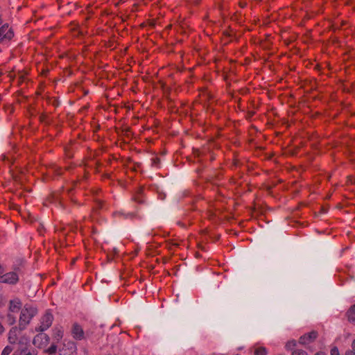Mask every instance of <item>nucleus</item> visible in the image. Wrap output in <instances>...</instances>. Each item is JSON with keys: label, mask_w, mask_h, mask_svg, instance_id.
Listing matches in <instances>:
<instances>
[{"label": "nucleus", "mask_w": 355, "mask_h": 355, "mask_svg": "<svg viewBox=\"0 0 355 355\" xmlns=\"http://www.w3.org/2000/svg\"><path fill=\"white\" fill-rule=\"evenodd\" d=\"M44 351L45 352L49 354H53L56 352L57 346L54 343H53L50 347L46 349Z\"/></svg>", "instance_id": "15"}, {"label": "nucleus", "mask_w": 355, "mask_h": 355, "mask_svg": "<svg viewBox=\"0 0 355 355\" xmlns=\"http://www.w3.org/2000/svg\"><path fill=\"white\" fill-rule=\"evenodd\" d=\"M223 35L227 36V37H231L232 36V35L230 33H228L227 31H224Z\"/></svg>", "instance_id": "26"}, {"label": "nucleus", "mask_w": 355, "mask_h": 355, "mask_svg": "<svg viewBox=\"0 0 355 355\" xmlns=\"http://www.w3.org/2000/svg\"><path fill=\"white\" fill-rule=\"evenodd\" d=\"M8 340L10 344L17 345L12 355H36L34 351L29 349L30 338L21 333L17 327H12L8 334Z\"/></svg>", "instance_id": "1"}, {"label": "nucleus", "mask_w": 355, "mask_h": 355, "mask_svg": "<svg viewBox=\"0 0 355 355\" xmlns=\"http://www.w3.org/2000/svg\"><path fill=\"white\" fill-rule=\"evenodd\" d=\"M292 355H308L307 353L303 350H295L292 353Z\"/></svg>", "instance_id": "21"}, {"label": "nucleus", "mask_w": 355, "mask_h": 355, "mask_svg": "<svg viewBox=\"0 0 355 355\" xmlns=\"http://www.w3.org/2000/svg\"><path fill=\"white\" fill-rule=\"evenodd\" d=\"M53 320V315L46 312L40 319L39 325L35 328L37 331H44L51 325Z\"/></svg>", "instance_id": "4"}, {"label": "nucleus", "mask_w": 355, "mask_h": 355, "mask_svg": "<svg viewBox=\"0 0 355 355\" xmlns=\"http://www.w3.org/2000/svg\"><path fill=\"white\" fill-rule=\"evenodd\" d=\"M49 342V337L43 333L36 335L33 340V345L40 349L45 348Z\"/></svg>", "instance_id": "5"}, {"label": "nucleus", "mask_w": 355, "mask_h": 355, "mask_svg": "<svg viewBox=\"0 0 355 355\" xmlns=\"http://www.w3.org/2000/svg\"><path fill=\"white\" fill-rule=\"evenodd\" d=\"M145 192V188L143 187H141L137 190V197L134 198L133 200H137V198H141V197H146Z\"/></svg>", "instance_id": "14"}, {"label": "nucleus", "mask_w": 355, "mask_h": 355, "mask_svg": "<svg viewBox=\"0 0 355 355\" xmlns=\"http://www.w3.org/2000/svg\"><path fill=\"white\" fill-rule=\"evenodd\" d=\"M23 306L21 300L18 297H15L9 300L6 316V320L9 324L12 325L15 323L17 315L21 312Z\"/></svg>", "instance_id": "3"}, {"label": "nucleus", "mask_w": 355, "mask_h": 355, "mask_svg": "<svg viewBox=\"0 0 355 355\" xmlns=\"http://www.w3.org/2000/svg\"><path fill=\"white\" fill-rule=\"evenodd\" d=\"M37 313V308L31 304H26L24 305L19 318V327H17L21 333L22 330L25 329L30 324L31 320Z\"/></svg>", "instance_id": "2"}, {"label": "nucleus", "mask_w": 355, "mask_h": 355, "mask_svg": "<svg viewBox=\"0 0 355 355\" xmlns=\"http://www.w3.org/2000/svg\"><path fill=\"white\" fill-rule=\"evenodd\" d=\"M73 337L77 340H81L84 338V331L83 328L78 324H74L71 329Z\"/></svg>", "instance_id": "10"}, {"label": "nucleus", "mask_w": 355, "mask_h": 355, "mask_svg": "<svg viewBox=\"0 0 355 355\" xmlns=\"http://www.w3.org/2000/svg\"><path fill=\"white\" fill-rule=\"evenodd\" d=\"M64 329L62 327H55L53 329L52 337L54 342L58 343L63 337Z\"/></svg>", "instance_id": "11"}, {"label": "nucleus", "mask_w": 355, "mask_h": 355, "mask_svg": "<svg viewBox=\"0 0 355 355\" xmlns=\"http://www.w3.org/2000/svg\"><path fill=\"white\" fill-rule=\"evenodd\" d=\"M161 163V160L159 157H155L152 159V165L158 167Z\"/></svg>", "instance_id": "18"}, {"label": "nucleus", "mask_w": 355, "mask_h": 355, "mask_svg": "<svg viewBox=\"0 0 355 355\" xmlns=\"http://www.w3.org/2000/svg\"><path fill=\"white\" fill-rule=\"evenodd\" d=\"M3 331H4V327H3L1 323L0 322V334H1Z\"/></svg>", "instance_id": "24"}, {"label": "nucleus", "mask_w": 355, "mask_h": 355, "mask_svg": "<svg viewBox=\"0 0 355 355\" xmlns=\"http://www.w3.org/2000/svg\"><path fill=\"white\" fill-rule=\"evenodd\" d=\"M123 132H124V135H125L126 137H129L130 136V128H125Z\"/></svg>", "instance_id": "22"}, {"label": "nucleus", "mask_w": 355, "mask_h": 355, "mask_svg": "<svg viewBox=\"0 0 355 355\" xmlns=\"http://www.w3.org/2000/svg\"><path fill=\"white\" fill-rule=\"evenodd\" d=\"M76 352V345L71 341H64L63 347L60 349V355H74Z\"/></svg>", "instance_id": "7"}, {"label": "nucleus", "mask_w": 355, "mask_h": 355, "mask_svg": "<svg viewBox=\"0 0 355 355\" xmlns=\"http://www.w3.org/2000/svg\"><path fill=\"white\" fill-rule=\"evenodd\" d=\"M317 337V333L316 331H311L307 334H304V336H301L300 338V343L302 345H309L311 343H312Z\"/></svg>", "instance_id": "9"}, {"label": "nucleus", "mask_w": 355, "mask_h": 355, "mask_svg": "<svg viewBox=\"0 0 355 355\" xmlns=\"http://www.w3.org/2000/svg\"><path fill=\"white\" fill-rule=\"evenodd\" d=\"M8 28V25L7 24L3 25L0 28V42H1L3 39L10 40L13 37L14 33L11 29L6 32Z\"/></svg>", "instance_id": "8"}, {"label": "nucleus", "mask_w": 355, "mask_h": 355, "mask_svg": "<svg viewBox=\"0 0 355 355\" xmlns=\"http://www.w3.org/2000/svg\"><path fill=\"white\" fill-rule=\"evenodd\" d=\"M47 116L44 114H42L40 116V121L41 122H44L46 119Z\"/></svg>", "instance_id": "23"}, {"label": "nucleus", "mask_w": 355, "mask_h": 355, "mask_svg": "<svg viewBox=\"0 0 355 355\" xmlns=\"http://www.w3.org/2000/svg\"><path fill=\"white\" fill-rule=\"evenodd\" d=\"M56 173H57L58 175H62L61 168H58L56 170Z\"/></svg>", "instance_id": "28"}, {"label": "nucleus", "mask_w": 355, "mask_h": 355, "mask_svg": "<svg viewBox=\"0 0 355 355\" xmlns=\"http://www.w3.org/2000/svg\"><path fill=\"white\" fill-rule=\"evenodd\" d=\"M254 349V355H267L268 350L266 347L259 345H255L253 347Z\"/></svg>", "instance_id": "12"}, {"label": "nucleus", "mask_w": 355, "mask_h": 355, "mask_svg": "<svg viewBox=\"0 0 355 355\" xmlns=\"http://www.w3.org/2000/svg\"><path fill=\"white\" fill-rule=\"evenodd\" d=\"M53 105L54 106H58V105H59V101H58V100H55V101H53Z\"/></svg>", "instance_id": "27"}, {"label": "nucleus", "mask_w": 355, "mask_h": 355, "mask_svg": "<svg viewBox=\"0 0 355 355\" xmlns=\"http://www.w3.org/2000/svg\"><path fill=\"white\" fill-rule=\"evenodd\" d=\"M19 280V275L16 271L3 274L0 279V282L15 284Z\"/></svg>", "instance_id": "6"}, {"label": "nucleus", "mask_w": 355, "mask_h": 355, "mask_svg": "<svg viewBox=\"0 0 355 355\" xmlns=\"http://www.w3.org/2000/svg\"><path fill=\"white\" fill-rule=\"evenodd\" d=\"M347 316L350 322L355 324V304L352 306L348 310L347 312Z\"/></svg>", "instance_id": "13"}, {"label": "nucleus", "mask_w": 355, "mask_h": 355, "mask_svg": "<svg viewBox=\"0 0 355 355\" xmlns=\"http://www.w3.org/2000/svg\"><path fill=\"white\" fill-rule=\"evenodd\" d=\"M246 4H247V3H245V2H240V3H239V6H240V7H241V8H244V7H245Z\"/></svg>", "instance_id": "25"}, {"label": "nucleus", "mask_w": 355, "mask_h": 355, "mask_svg": "<svg viewBox=\"0 0 355 355\" xmlns=\"http://www.w3.org/2000/svg\"><path fill=\"white\" fill-rule=\"evenodd\" d=\"M296 345V342L294 340L288 341L286 344V348L287 349H292Z\"/></svg>", "instance_id": "16"}, {"label": "nucleus", "mask_w": 355, "mask_h": 355, "mask_svg": "<svg viewBox=\"0 0 355 355\" xmlns=\"http://www.w3.org/2000/svg\"><path fill=\"white\" fill-rule=\"evenodd\" d=\"M135 167H139L141 166V164L140 163H135Z\"/></svg>", "instance_id": "31"}, {"label": "nucleus", "mask_w": 355, "mask_h": 355, "mask_svg": "<svg viewBox=\"0 0 355 355\" xmlns=\"http://www.w3.org/2000/svg\"><path fill=\"white\" fill-rule=\"evenodd\" d=\"M315 355H326V354L324 352H320L316 353Z\"/></svg>", "instance_id": "29"}, {"label": "nucleus", "mask_w": 355, "mask_h": 355, "mask_svg": "<svg viewBox=\"0 0 355 355\" xmlns=\"http://www.w3.org/2000/svg\"><path fill=\"white\" fill-rule=\"evenodd\" d=\"M352 348L353 351H347L345 355H355V339L352 342Z\"/></svg>", "instance_id": "19"}, {"label": "nucleus", "mask_w": 355, "mask_h": 355, "mask_svg": "<svg viewBox=\"0 0 355 355\" xmlns=\"http://www.w3.org/2000/svg\"><path fill=\"white\" fill-rule=\"evenodd\" d=\"M144 159V162H148V161H149V158H148V157H144V159Z\"/></svg>", "instance_id": "30"}, {"label": "nucleus", "mask_w": 355, "mask_h": 355, "mask_svg": "<svg viewBox=\"0 0 355 355\" xmlns=\"http://www.w3.org/2000/svg\"><path fill=\"white\" fill-rule=\"evenodd\" d=\"M12 351V348L10 346H6L2 351L1 355H9Z\"/></svg>", "instance_id": "17"}, {"label": "nucleus", "mask_w": 355, "mask_h": 355, "mask_svg": "<svg viewBox=\"0 0 355 355\" xmlns=\"http://www.w3.org/2000/svg\"><path fill=\"white\" fill-rule=\"evenodd\" d=\"M330 354L331 355H340V352H339V350H338V347H333L331 349Z\"/></svg>", "instance_id": "20"}]
</instances>
